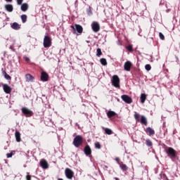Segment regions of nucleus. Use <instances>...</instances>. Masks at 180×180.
Listing matches in <instances>:
<instances>
[{
	"label": "nucleus",
	"mask_w": 180,
	"mask_h": 180,
	"mask_svg": "<svg viewBox=\"0 0 180 180\" xmlns=\"http://www.w3.org/2000/svg\"><path fill=\"white\" fill-rule=\"evenodd\" d=\"M165 153L172 161H174V158H176L178 155V154L176 153V150H175L174 148L171 147H168L167 149H165Z\"/></svg>",
	"instance_id": "obj_1"
},
{
	"label": "nucleus",
	"mask_w": 180,
	"mask_h": 180,
	"mask_svg": "<svg viewBox=\"0 0 180 180\" xmlns=\"http://www.w3.org/2000/svg\"><path fill=\"white\" fill-rule=\"evenodd\" d=\"M70 27L73 30V34H77V36L82 34V32H84V28L78 24H75V26L71 25Z\"/></svg>",
	"instance_id": "obj_2"
},
{
	"label": "nucleus",
	"mask_w": 180,
	"mask_h": 180,
	"mask_svg": "<svg viewBox=\"0 0 180 180\" xmlns=\"http://www.w3.org/2000/svg\"><path fill=\"white\" fill-rule=\"evenodd\" d=\"M82 143H84V139L80 135L76 136L73 139V146L77 148L81 146Z\"/></svg>",
	"instance_id": "obj_3"
},
{
	"label": "nucleus",
	"mask_w": 180,
	"mask_h": 180,
	"mask_svg": "<svg viewBox=\"0 0 180 180\" xmlns=\"http://www.w3.org/2000/svg\"><path fill=\"white\" fill-rule=\"evenodd\" d=\"M111 83L115 88H120V79L117 75H114L111 79Z\"/></svg>",
	"instance_id": "obj_4"
},
{
	"label": "nucleus",
	"mask_w": 180,
	"mask_h": 180,
	"mask_svg": "<svg viewBox=\"0 0 180 180\" xmlns=\"http://www.w3.org/2000/svg\"><path fill=\"white\" fill-rule=\"evenodd\" d=\"M21 111H22V113H23V115L25 117H32V116H33V115H34L33 111H32L30 109H29L26 107H23L21 109Z\"/></svg>",
	"instance_id": "obj_5"
},
{
	"label": "nucleus",
	"mask_w": 180,
	"mask_h": 180,
	"mask_svg": "<svg viewBox=\"0 0 180 180\" xmlns=\"http://www.w3.org/2000/svg\"><path fill=\"white\" fill-rule=\"evenodd\" d=\"M51 37L49 35H46L44 38V47L45 49H49V47H51Z\"/></svg>",
	"instance_id": "obj_6"
},
{
	"label": "nucleus",
	"mask_w": 180,
	"mask_h": 180,
	"mask_svg": "<svg viewBox=\"0 0 180 180\" xmlns=\"http://www.w3.org/2000/svg\"><path fill=\"white\" fill-rule=\"evenodd\" d=\"M65 175L68 179H72L74 177V172L70 168H66L65 170Z\"/></svg>",
	"instance_id": "obj_7"
},
{
	"label": "nucleus",
	"mask_w": 180,
	"mask_h": 180,
	"mask_svg": "<svg viewBox=\"0 0 180 180\" xmlns=\"http://www.w3.org/2000/svg\"><path fill=\"white\" fill-rule=\"evenodd\" d=\"M91 28L94 33H98V32L101 30V25H99L98 22H93L91 24Z\"/></svg>",
	"instance_id": "obj_8"
},
{
	"label": "nucleus",
	"mask_w": 180,
	"mask_h": 180,
	"mask_svg": "<svg viewBox=\"0 0 180 180\" xmlns=\"http://www.w3.org/2000/svg\"><path fill=\"white\" fill-rule=\"evenodd\" d=\"M121 98L122 99V101L124 102H125V103L130 104V103H133V99L131 98V97H130L126 94L121 96Z\"/></svg>",
	"instance_id": "obj_9"
},
{
	"label": "nucleus",
	"mask_w": 180,
	"mask_h": 180,
	"mask_svg": "<svg viewBox=\"0 0 180 180\" xmlns=\"http://www.w3.org/2000/svg\"><path fill=\"white\" fill-rule=\"evenodd\" d=\"M3 91H4L5 94H11L12 92V87L6 84H3Z\"/></svg>",
	"instance_id": "obj_10"
},
{
	"label": "nucleus",
	"mask_w": 180,
	"mask_h": 180,
	"mask_svg": "<svg viewBox=\"0 0 180 180\" xmlns=\"http://www.w3.org/2000/svg\"><path fill=\"white\" fill-rule=\"evenodd\" d=\"M40 167L43 168L44 169H47L49 168V163L47 161L44 159H41L39 162Z\"/></svg>",
	"instance_id": "obj_11"
},
{
	"label": "nucleus",
	"mask_w": 180,
	"mask_h": 180,
	"mask_svg": "<svg viewBox=\"0 0 180 180\" xmlns=\"http://www.w3.org/2000/svg\"><path fill=\"white\" fill-rule=\"evenodd\" d=\"M41 80L44 82L49 81V74L46 72H41Z\"/></svg>",
	"instance_id": "obj_12"
},
{
	"label": "nucleus",
	"mask_w": 180,
	"mask_h": 180,
	"mask_svg": "<svg viewBox=\"0 0 180 180\" xmlns=\"http://www.w3.org/2000/svg\"><path fill=\"white\" fill-rule=\"evenodd\" d=\"M131 62L130 61H127L124 63V70L125 71H130L131 70Z\"/></svg>",
	"instance_id": "obj_13"
},
{
	"label": "nucleus",
	"mask_w": 180,
	"mask_h": 180,
	"mask_svg": "<svg viewBox=\"0 0 180 180\" xmlns=\"http://www.w3.org/2000/svg\"><path fill=\"white\" fill-rule=\"evenodd\" d=\"M84 151L86 155H91V154H92V150H91L89 145H86L84 147Z\"/></svg>",
	"instance_id": "obj_14"
},
{
	"label": "nucleus",
	"mask_w": 180,
	"mask_h": 180,
	"mask_svg": "<svg viewBox=\"0 0 180 180\" xmlns=\"http://www.w3.org/2000/svg\"><path fill=\"white\" fill-rule=\"evenodd\" d=\"M145 131L148 136H154L155 134V131L150 127H147Z\"/></svg>",
	"instance_id": "obj_15"
},
{
	"label": "nucleus",
	"mask_w": 180,
	"mask_h": 180,
	"mask_svg": "<svg viewBox=\"0 0 180 180\" xmlns=\"http://www.w3.org/2000/svg\"><path fill=\"white\" fill-rule=\"evenodd\" d=\"M25 79H26L27 82H33V81H34V77H33L30 74H27L25 75Z\"/></svg>",
	"instance_id": "obj_16"
},
{
	"label": "nucleus",
	"mask_w": 180,
	"mask_h": 180,
	"mask_svg": "<svg viewBox=\"0 0 180 180\" xmlns=\"http://www.w3.org/2000/svg\"><path fill=\"white\" fill-rule=\"evenodd\" d=\"M4 8L7 12H13V5L12 4H6Z\"/></svg>",
	"instance_id": "obj_17"
},
{
	"label": "nucleus",
	"mask_w": 180,
	"mask_h": 180,
	"mask_svg": "<svg viewBox=\"0 0 180 180\" xmlns=\"http://www.w3.org/2000/svg\"><path fill=\"white\" fill-rule=\"evenodd\" d=\"M20 136H21L20 132H19L18 131H15V137L17 143H20V141H22V139L20 138Z\"/></svg>",
	"instance_id": "obj_18"
},
{
	"label": "nucleus",
	"mask_w": 180,
	"mask_h": 180,
	"mask_svg": "<svg viewBox=\"0 0 180 180\" xmlns=\"http://www.w3.org/2000/svg\"><path fill=\"white\" fill-rule=\"evenodd\" d=\"M20 25L18 22H13L11 27L13 29V30H19L20 29Z\"/></svg>",
	"instance_id": "obj_19"
},
{
	"label": "nucleus",
	"mask_w": 180,
	"mask_h": 180,
	"mask_svg": "<svg viewBox=\"0 0 180 180\" xmlns=\"http://www.w3.org/2000/svg\"><path fill=\"white\" fill-rule=\"evenodd\" d=\"M141 124H143V126H147L148 122H147V118L144 115L141 116Z\"/></svg>",
	"instance_id": "obj_20"
},
{
	"label": "nucleus",
	"mask_w": 180,
	"mask_h": 180,
	"mask_svg": "<svg viewBox=\"0 0 180 180\" xmlns=\"http://www.w3.org/2000/svg\"><path fill=\"white\" fill-rule=\"evenodd\" d=\"M27 9H29V4H27V3L21 4V11L22 12H26Z\"/></svg>",
	"instance_id": "obj_21"
},
{
	"label": "nucleus",
	"mask_w": 180,
	"mask_h": 180,
	"mask_svg": "<svg viewBox=\"0 0 180 180\" xmlns=\"http://www.w3.org/2000/svg\"><path fill=\"white\" fill-rule=\"evenodd\" d=\"M103 130H104L105 134H108V136H110V134H113V131L109 128H105L103 127Z\"/></svg>",
	"instance_id": "obj_22"
},
{
	"label": "nucleus",
	"mask_w": 180,
	"mask_h": 180,
	"mask_svg": "<svg viewBox=\"0 0 180 180\" xmlns=\"http://www.w3.org/2000/svg\"><path fill=\"white\" fill-rule=\"evenodd\" d=\"M107 116L109 119L114 117V116H116V112L115 111H108L107 112Z\"/></svg>",
	"instance_id": "obj_23"
},
{
	"label": "nucleus",
	"mask_w": 180,
	"mask_h": 180,
	"mask_svg": "<svg viewBox=\"0 0 180 180\" xmlns=\"http://www.w3.org/2000/svg\"><path fill=\"white\" fill-rule=\"evenodd\" d=\"M140 99L141 103H144V102H146V99H147V95H146V94H141Z\"/></svg>",
	"instance_id": "obj_24"
},
{
	"label": "nucleus",
	"mask_w": 180,
	"mask_h": 180,
	"mask_svg": "<svg viewBox=\"0 0 180 180\" xmlns=\"http://www.w3.org/2000/svg\"><path fill=\"white\" fill-rule=\"evenodd\" d=\"M21 20H22V23H26V22L27 21V15H26V14L22 15Z\"/></svg>",
	"instance_id": "obj_25"
},
{
	"label": "nucleus",
	"mask_w": 180,
	"mask_h": 180,
	"mask_svg": "<svg viewBox=\"0 0 180 180\" xmlns=\"http://www.w3.org/2000/svg\"><path fill=\"white\" fill-rule=\"evenodd\" d=\"M100 63L102 65H108V61L106 60V58H101L100 59Z\"/></svg>",
	"instance_id": "obj_26"
},
{
	"label": "nucleus",
	"mask_w": 180,
	"mask_h": 180,
	"mask_svg": "<svg viewBox=\"0 0 180 180\" xmlns=\"http://www.w3.org/2000/svg\"><path fill=\"white\" fill-rule=\"evenodd\" d=\"M3 75L4 76V78L6 79H8L9 81L12 79V77L9 75H8V73H6L5 71L3 72Z\"/></svg>",
	"instance_id": "obj_27"
},
{
	"label": "nucleus",
	"mask_w": 180,
	"mask_h": 180,
	"mask_svg": "<svg viewBox=\"0 0 180 180\" xmlns=\"http://www.w3.org/2000/svg\"><path fill=\"white\" fill-rule=\"evenodd\" d=\"M120 168H121V169H122V171H127V169H129V167H127V165H126L124 164L120 165Z\"/></svg>",
	"instance_id": "obj_28"
},
{
	"label": "nucleus",
	"mask_w": 180,
	"mask_h": 180,
	"mask_svg": "<svg viewBox=\"0 0 180 180\" xmlns=\"http://www.w3.org/2000/svg\"><path fill=\"white\" fill-rule=\"evenodd\" d=\"M16 154V152L15 150H12L10 153L6 154V157L8 158H12L13 155H15Z\"/></svg>",
	"instance_id": "obj_29"
},
{
	"label": "nucleus",
	"mask_w": 180,
	"mask_h": 180,
	"mask_svg": "<svg viewBox=\"0 0 180 180\" xmlns=\"http://www.w3.org/2000/svg\"><path fill=\"white\" fill-rule=\"evenodd\" d=\"M146 144L147 147H153V142L150 139L146 140Z\"/></svg>",
	"instance_id": "obj_30"
},
{
	"label": "nucleus",
	"mask_w": 180,
	"mask_h": 180,
	"mask_svg": "<svg viewBox=\"0 0 180 180\" xmlns=\"http://www.w3.org/2000/svg\"><path fill=\"white\" fill-rule=\"evenodd\" d=\"M94 146H95V148H97V150H101V148H102V146H101V143L99 142H96L94 143Z\"/></svg>",
	"instance_id": "obj_31"
},
{
	"label": "nucleus",
	"mask_w": 180,
	"mask_h": 180,
	"mask_svg": "<svg viewBox=\"0 0 180 180\" xmlns=\"http://www.w3.org/2000/svg\"><path fill=\"white\" fill-rule=\"evenodd\" d=\"M134 119L136 122H140V114L136 112L134 114Z\"/></svg>",
	"instance_id": "obj_32"
},
{
	"label": "nucleus",
	"mask_w": 180,
	"mask_h": 180,
	"mask_svg": "<svg viewBox=\"0 0 180 180\" xmlns=\"http://www.w3.org/2000/svg\"><path fill=\"white\" fill-rule=\"evenodd\" d=\"M102 55V50L100 48H98L96 50V56L97 57H99Z\"/></svg>",
	"instance_id": "obj_33"
},
{
	"label": "nucleus",
	"mask_w": 180,
	"mask_h": 180,
	"mask_svg": "<svg viewBox=\"0 0 180 180\" xmlns=\"http://www.w3.org/2000/svg\"><path fill=\"white\" fill-rule=\"evenodd\" d=\"M86 12L89 16H91L92 15V10H91V7H89V8H87Z\"/></svg>",
	"instance_id": "obj_34"
},
{
	"label": "nucleus",
	"mask_w": 180,
	"mask_h": 180,
	"mask_svg": "<svg viewBox=\"0 0 180 180\" xmlns=\"http://www.w3.org/2000/svg\"><path fill=\"white\" fill-rule=\"evenodd\" d=\"M159 37H160V40H165V37L164 36L162 32L159 33Z\"/></svg>",
	"instance_id": "obj_35"
},
{
	"label": "nucleus",
	"mask_w": 180,
	"mask_h": 180,
	"mask_svg": "<svg viewBox=\"0 0 180 180\" xmlns=\"http://www.w3.org/2000/svg\"><path fill=\"white\" fill-rule=\"evenodd\" d=\"M127 50L128 51H130V52L133 51V46H131V45L127 46Z\"/></svg>",
	"instance_id": "obj_36"
},
{
	"label": "nucleus",
	"mask_w": 180,
	"mask_h": 180,
	"mask_svg": "<svg viewBox=\"0 0 180 180\" xmlns=\"http://www.w3.org/2000/svg\"><path fill=\"white\" fill-rule=\"evenodd\" d=\"M145 69L146 70V71H150L151 70V65L150 64L146 65Z\"/></svg>",
	"instance_id": "obj_37"
},
{
	"label": "nucleus",
	"mask_w": 180,
	"mask_h": 180,
	"mask_svg": "<svg viewBox=\"0 0 180 180\" xmlns=\"http://www.w3.org/2000/svg\"><path fill=\"white\" fill-rule=\"evenodd\" d=\"M27 175L26 176V179L27 180H32V176L29 174V172L27 173Z\"/></svg>",
	"instance_id": "obj_38"
},
{
	"label": "nucleus",
	"mask_w": 180,
	"mask_h": 180,
	"mask_svg": "<svg viewBox=\"0 0 180 180\" xmlns=\"http://www.w3.org/2000/svg\"><path fill=\"white\" fill-rule=\"evenodd\" d=\"M23 4V0H17V5H22Z\"/></svg>",
	"instance_id": "obj_39"
},
{
	"label": "nucleus",
	"mask_w": 180,
	"mask_h": 180,
	"mask_svg": "<svg viewBox=\"0 0 180 180\" xmlns=\"http://www.w3.org/2000/svg\"><path fill=\"white\" fill-rule=\"evenodd\" d=\"M24 59H25V60L27 62V63H29L30 61V59L29 58H27V57H24Z\"/></svg>",
	"instance_id": "obj_40"
},
{
	"label": "nucleus",
	"mask_w": 180,
	"mask_h": 180,
	"mask_svg": "<svg viewBox=\"0 0 180 180\" xmlns=\"http://www.w3.org/2000/svg\"><path fill=\"white\" fill-rule=\"evenodd\" d=\"M115 161H116L117 162H119V161H120V159L119 158H115Z\"/></svg>",
	"instance_id": "obj_41"
},
{
	"label": "nucleus",
	"mask_w": 180,
	"mask_h": 180,
	"mask_svg": "<svg viewBox=\"0 0 180 180\" xmlns=\"http://www.w3.org/2000/svg\"><path fill=\"white\" fill-rule=\"evenodd\" d=\"M6 2H12L13 0H6Z\"/></svg>",
	"instance_id": "obj_42"
},
{
	"label": "nucleus",
	"mask_w": 180,
	"mask_h": 180,
	"mask_svg": "<svg viewBox=\"0 0 180 180\" xmlns=\"http://www.w3.org/2000/svg\"><path fill=\"white\" fill-rule=\"evenodd\" d=\"M165 178H166L167 180H168V177H167V175L164 174Z\"/></svg>",
	"instance_id": "obj_43"
},
{
	"label": "nucleus",
	"mask_w": 180,
	"mask_h": 180,
	"mask_svg": "<svg viewBox=\"0 0 180 180\" xmlns=\"http://www.w3.org/2000/svg\"><path fill=\"white\" fill-rule=\"evenodd\" d=\"M115 180H119V178H117V177H115Z\"/></svg>",
	"instance_id": "obj_44"
},
{
	"label": "nucleus",
	"mask_w": 180,
	"mask_h": 180,
	"mask_svg": "<svg viewBox=\"0 0 180 180\" xmlns=\"http://www.w3.org/2000/svg\"><path fill=\"white\" fill-rule=\"evenodd\" d=\"M58 180H64V179H60V178H59V179H58Z\"/></svg>",
	"instance_id": "obj_45"
}]
</instances>
